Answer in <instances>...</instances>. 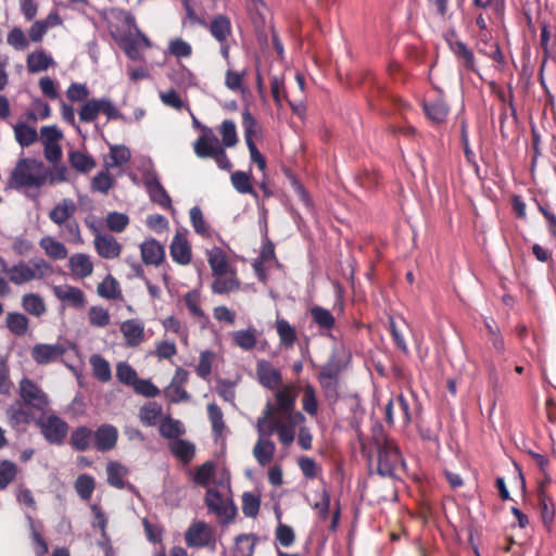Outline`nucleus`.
<instances>
[{"mask_svg": "<svg viewBox=\"0 0 556 556\" xmlns=\"http://www.w3.org/2000/svg\"><path fill=\"white\" fill-rule=\"evenodd\" d=\"M304 420L305 417L300 412L275 414L274 403L267 402L263 415L256 421V430L262 437L277 432L280 442L289 445L295 438V428Z\"/></svg>", "mask_w": 556, "mask_h": 556, "instance_id": "obj_1", "label": "nucleus"}, {"mask_svg": "<svg viewBox=\"0 0 556 556\" xmlns=\"http://www.w3.org/2000/svg\"><path fill=\"white\" fill-rule=\"evenodd\" d=\"M52 265L42 258H35L29 262H18L8 268L7 277L14 285L27 283L31 280H39L52 276Z\"/></svg>", "mask_w": 556, "mask_h": 556, "instance_id": "obj_2", "label": "nucleus"}, {"mask_svg": "<svg viewBox=\"0 0 556 556\" xmlns=\"http://www.w3.org/2000/svg\"><path fill=\"white\" fill-rule=\"evenodd\" d=\"M48 172L43 164L35 160L18 162L12 173L14 184L24 187H41L47 182Z\"/></svg>", "mask_w": 556, "mask_h": 556, "instance_id": "obj_3", "label": "nucleus"}, {"mask_svg": "<svg viewBox=\"0 0 556 556\" xmlns=\"http://www.w3.org/2000/svg\"><path fill=\"white\" fill-rule=\"evenodd\" d=\"M223 491L210 488L205 496L208 509L214 513L222 523H229L236 517L237 509L227 493V485L220 484Z\"/></svg>", "mask_w": 556, "mask_h": 556, "instance_id": "obj_4", "label": "nucleus"}, {"mask_svg": "<svg viewBox=\"0 0 556 556\" xmlns=\"http://www.w3.org/2000/svg\"><path fill=\"white\" fill-rule=\"evenodd\" d=\"M185 540L189 547H205L215 545V531L204 521H194L185 533Z\"/></svg>", "mask_w": 556, "mask_h": 556, "instance_id": "obj_5", "label": "nucleus"}, {"mask_svg": "<svg viewBox=\"0 0 556 556\" xmlns=\"http://www.w3.org/2000/svg\"><path fill=\"white\" fill-rule=\"evenodd\" d=\"M100 113L106 115L108 118H116L119 115L117 108L109 99L102 98L86 101L79 111V118L84 122H91Z\"/></svg>", "mask_w": 556, "mask_h": 556, "instance_id": "obj_6", "label": "nucleus"}, {"mask_svg": "<svg viewBox=\"0 0 556 556\" xmlns=\"http://www.w3.org/2000/svg\"><path fill=\"white\" fill-rule=\"evenodd\" d=\"M38 425L47 441L52 444H60L67 434L68 427L65 421L54 415H43Z\"/></svg>", "mask_w": 556, "mask_h": 556, "instance_id": "obj_7", "label": "nucleus"}, {"mask_svg": "<svg viewBox=\"0 0 556 556\" xmlns=\"http://www.w3.org/2000/svg\"><path fill=\"white\" fill-rule=\"evenodd\" d=\"M63 138L62 131L55 126H45L40 129V140L45 147V156L54 163L62 157L60 141Z\"/></svg>", "mask_w": 556, "mask_h": 556, "instance_id": "obj_8", "label": "nucleus"}, {"mask_svg": "<svg viewBox=\"0 0 556 556\" xmlns=\"http://www.w3.org/2000/svg\"><path fill=\"white\" fill-rule=\"evenodd\" d=\"M20 396L26 405L39 410H43L49 404L47 394L28 378L20 381Z\"/></svg>", "mask_w": 556, "mask_h": 556, "instance_id": "obj_9", "label": "nucleus"}, {"mask_svg": "<svg viewBox=\"0 0 556 556\" xmlns=\"http://www.w3.org/2000/svg\"><path fill=\"white\" fill-rule=\"evenodd\" d=\"M401 464L402 457L396 445L392 441L387 440L384 444L379 447L378 452L379 473L391 476Z\"/></svg>", "mask_w": 556, "mask_h": 556, "instance_id": "obj_10", "label": "nucleus"}, {"mask_svg": "<svg viewBox=\"0 0 556 556\" xmlns=\"http://www.w3.org/2000/svg\"><path fill=\"white\" fill-rule=\"evenodd\" d=\"M124 52L131 60H141L143 51L151 47V41L146 35L136 29V33L121 39L119 42Z\"/></svg>", "mask_w": 556, "mask_h": 556, "instance_id": "obj_11", "label": "nucleus"}, {"mask_svg": "<svg viewBox=\"0 0 556 556\" xmlns=\"http://www.w3.org/2000/svg\"><path fill=\"white\" fill-rule=\"evenodd\" d=\"M169 253L174 262L179 265H188L192 260L191 245L185 232L177 231L172 240Z\"/></svg>", "mask_w": 556, "mask_h": 556, "instance_id": "obj_12", "label": "nucleus"}, {"mask_svg": "<svg viewBox=\"0 0 556 556\" xmlns=\"http://www.w3.org/2000/svg\"><path fill=\"white\" fill-rule=\"evenodd\" d=\"M65 353V349L61 344L38 343L30 350V355L36 364L47 365L55 362Z\"/></svg>", "mask_w": 556, "mask_h": 556, "instance_id": "obj_13", "label": "nucleus"}, {"mask_svg": "<svg viewBox=\"0 0 556 556\" xmlns=\"http://www.w3.org/2000/svg\"><path fill=\"white\" fill-rule=\"evenodd\" d=\"M257 381L266 389H278L281 384L280 371L269 362L261 359L256 364Z\"/></svg>", "mask_w": 556, "mask_h": 556, "instance_id": "obj_14", "label": "nucleus"}, {"mask_svg": "<svg viewBox=\"0 0 556 556\" xmlns=\"http://www.w3.org/2000/svg\"><path fill=\"white\" fill-rule=\"evenodd\" d=\"M220 148L219 141L212 129L202 127L201 136L193 143L194 153L199 157H212Z\"/></svg>", "mask_w": 556, "mask_h": 556, "instance_id": "obj_15", "label": "nucleus"}, {"mask_svg": "<svg viewBox=\"0 0 556 556\" xmlns=\"http://www.w3.org/2000/svg\"><path fill=\"white\" fill-rule=\"evenodd\" d=\"M54 295L65 305L83 308L86 305L84 292L77 287L60 285L53 288Z\"/></svg>", "mask_w": 556, "mask_h": 556, "instance_id": "obj_16", "label": "nucleus"}, {"mask_svg": "<svg viewBox=\"0 0 556 556\" xmlns=\"http://www.w3.org/2000/svg\"><path fill=\"white\" fill-rule=\"evenodd\" d=\"M125 344L129 348L140 345L144 340V325L138 319H127L121 324Z\"/></svg>", "mask_w": 556, "mask_h": 556, "instance_id": "obj_17", "label": "nucleus"}, {"mask_svg": "<svg viewBox=\"0 0 556 556\" xmlns=\"http://www.w3.org/2000/svg\"><path fill=\"white\" fill-rule=\"evenodd\" d=\"M205 255L211 267L213 276L229 274L236 270L228 261L226 253L218 247H213L205 251Z\"/></svg>", "mask_w": 556, "mask_h": 556, "instance_id": "obj_18", "label": "nucleus"}, {"mask_svg": "<svg viewBox=\"0 0 556 556\" xmlns=\"http://www.w3.org/2000/svg\"><path fill=\"white\" fill-rule=\"evenodd\" d=\"M275 414H287L291 412H296L294 409L296 400V389L293 384H287L278 389L275 393Z\"/></svg>", "mask_w": 556, "mask_h": 556, "instance_id": "obj_19", "label": "nucleus"}, {"mask_svg": "<svg viewBox=\"0 0 556 556\" xmlns=\"http://www.w3.org/2000/svg\"><path fill=\"white\" fill-rule=\"evenodd\" d=\"M94 248L98 254L103 258H116L119 256L122 245L109 235L97 233L94 237Z\"/></svg>", "mask_w": 556, "mask_h": 556, "instance_id": "obj_20", "label": "nucleus"}, {"mask_svg": "<svg viewBox=\"0 0 556 556\" xmlns=\"http://www.w3.org/2000/svg\"><path fill=\"white\" fill-rule=\"evenodd\" d=\"M395 415L404 425L410 420L408 404L402 395L391 399L386 406L388 422L392 424Z\"/></svg>", "mask_w": 556, "mask_h": 556, "instance_id": "obj_21", "label": "nucleus"}, {"mask_svg": "<svg viewBox=\"0 0 556 556\" xmlns=\"http://www.w3.org/2000/svg\"><path fill=\"white\" fill-rule=\"evenodd\" d=\"M71 273L76 278H87L93 271V263L89 255L75 253L68 260Z\"/></svg>", "mask_w": 556, "mask_h": 556, "instance_id": "obj_22", "label": "nucleus"}, {"mask_svg": "<svg viewBox=\"0 0 556 556\" xmlns=\"http://www.w3.org/2000/svg\"><path fill=\"white\" fill-rule=\"evenodd\" d=\"M140 252L142 261L147 265H159L165 256L164 248L154 239L141 243Z\"/></svg>", "mask_w": 556, "mask_h": 556, "instance_id": "obj_23", "label": "nucleus"}, {"mask_svg": "<svg viewBox=\"0 0 556 556\" xmlns=\"http://www.w3.org/2000/svg\"><path fill=\"white\" fill-rule=\"evenodd\" d=\"M212 291L217 294H226L238 291L240 289V282L237 278L236 270L229 274H222L220 276H213Z\"/></svg>", "mask_w": 556, "mask_h": 556, "instance_id": "obj_24", "label": "nucleus"}, {"mask_svg": "<svg viewBox=\"0 0 556 556\" xmlns=\"http://www.w3.org/2000/svg\"><path fill=\"white\" fill-rule=\"evenodd\" d=\"M76 212V204L71 199H63L56 203L49 213L50 219L61 226L65 224Z\"/></svg>", "mask_w": 556, "mask_h": 556, "instance_id": "obj_25", "label": "nucleus"}, {"mask_svg": "<svg viewBox=\"0 0 556 556\" xmlns=\"http://www.w3.org/2000/svg\"><path fill=\"white\" fill-rule=\"evenodd\" d=\"M258 331L255 328L232 331L230 338L236 346L244 351L253 350L258 340Z\"/></svg>", "mask_w": 556, "mask_h": 556, "instance_id": "obj_26", "label": "nucleus"}, {"mask_svg": "<svg viewBox=\"0 0 556 556\" xmlns=\"http://www.w3.org/2000/svg\"><path fill=\"white\" fill-rule=\"evenodd\" d=\"M117 429L111 425H102L94 432L96 445L100 451H108L115 446L117 441Z\"/></svg>", "mask_w": 556, "mask_h": 556, "instance_id": "obj_27", "label": "nucleus"}, {"mask_svg": "<svg viewBox=\"0 0 556 556\" xmlns=\"http://www.w3.org/2000/svg\"><path fill=\"white\" fill-rule=\"evenodd\" d=\"M7 415L13 426L28 425L34 420L30 408L24 402H15L10 405Z\"/></svg>", "mask_w": 556, "mask_h": 556, "instance_id": "obj_28", "label": "nucleus"}, {"mask_svg": "<svg viewBox=\"0 0 556 556\" xmlns=\"http://www.w3.org/2000/svg\"><path fill=\"white\" fill-rule=\"evenodd\" d=\"M39 245L51 260L62 261L67 257L68 252L66 247L53 237L47 236L41 238Z\"/></svg>", "mask_w": 556, "mask_h": 556, "instance_id": "obj_29", "label": "nucleus"}, {"mask_svg": "<svg viewBox=\"0 0 556 556\" xmlns=\"http://www.w3.org/2000/svg\"><path fill=\"white\" fill-rule=\"evenodd\" d=\"M275 444L267 437L258 435V440L253 447V455L262 466L269 464L275 454Z\"/></svg>", "mask_w": 556, "mask_h": 556, "instance_id": "obj_30", "label": "nucleus"}, {"mask_svg": "<svg viewBox=\"0 0 556 556\" xmlns=\"http://www.w3.org/2000/svg\"><path fill=\"white\" fill-rule=\"evenodd\" d=\"M53 58L43 50H37L28 54L27 68L30 73H39L54 66Z\"/></svg>", "mask_w": 556, "mask_h": 556, "instance_id": "obj_31", "label": "nucleus"}, {"mask_svg": "<svg viewBox=\"0 0 556 556\" xmlns=\"http://www.w3.org/2000/svg\"><path fill=\"white\" fill-rule=\"evenodd\" d=\"M424 111L428 119L435 124L443 123L448 114V108L441 99L433 102H426L424 104Z\"/></svg>", "mask_w": 556, "mask_h": 556, "instance_id": "obj_32", "label": "nucleus"}, {"mask_svg": "<svg viewBox=\"0 0 556 556\" xmlns=\"http://www.w3.org/2000/svg\"><path fill=\"white\" fill-rule=\"evenodd\" d=\"M146 187L153 202L160 204L164 208H172V200L157 180H147Z\"/></svg>", "mask_w": 556, "mask_h": 556, "instance_id": "obj_33", "label": "nucleus"}, {"mask_svg": "<svg viewBox=\"0 0 556 556\" xmlns=\"http://www.w3.org/2000/svg\"><path fill=\"white\" fill-rule=\"evenodd\" d=\"M130 160V151L125 146H111L110 153L104 157L106 168L117 167Z\"/></svg>", "mask_w": 556, "mask_h": 556, "instance_id": "obj_34", "label": "nucleus"}, {"mask_svg": "<svg viewBox=\"0 0 556 556\" xmlns=\"http://www.w3.org/2000/svg\"><path fill=\"white\" fill-rule=\"evenodd\" d=\"M170 452L181 462H190L195 454V446L193 443L176 439L169 443Z\"/></svg>", "mask_w": 556, "mask_h": 556, "instance_id": "obj_35", "label": "nucleus"}, {"mask_svg": "<svg viewBox=\"0 0 556 556\" xmlns=\"http://www.w3.org/2000/svg\"><path fill=\"white\" fill-rule=\"evenodd\" d=\"M89 362H90V365L92 368L93 376L98 380H100L102 382H108L111 380L112 370H111V366L106 359H104L99 354H93L90 356Z\"/></svg>", "mask_w": 556, "mask_h": 556, "instance_id": "obj_36", "label": "nucleus"}, {"mask_svg": "<svg viewBox=\"0 0 556 556\" xmlns=\"http://www.w3.org/2000/svg\"><path fill=\"white\" fill-rule=\"evenodd\" d=\"M186 379L187 372L182 369H177L172 383L166 389V393L172 401L178 402L188 397L186 391L181 388Z\"/></svg>", "mask_w": 556, "mask_h": 556, "instance_id": "obj_37", "label": "nucleus"}, {"mask_svg": "<svg viewBox=\"0 0 556 556\" xmlns=\"http://www.w3.org/2000/svg\"><path fill=\"white\" fill-rule=\"evenodd\" d=\"M108 482L114 488L122 489L125 485V478L128 470L119 463L111 462L106 466Z\"/></svg>", "mask_w": 556, "mask_h": 556, "instance_id": "obj_38", "label": "nucleus"}, {"mask_svg": "<svg viewBox=\"0 0 556 556\" xmlns=\"http://www.w3.org/2000/svg\"><path fill=\"white\" fill-rule=\"evenodd\" d=\"M190 222L194 229V231L204 237L210 238L213 235V230L210 225L206 223L203 213L200 207L194 206L190 210Z\"/></svg>", "mask_w": 556, "mask_h": 556, "instance_id": "obj_39", "label": "nucleus"}, {"mask_svg": "<svg viewBox=\"0 0 556 556\" xmlns=\"http://www.w3.org/2000/svg\"><path fill=\"white\" fill-rule=\"evenodd\" d=\"M255 546V539L250 534H241L236 538L231 549V556H252Z\"/></svg>", "mask_w": 556, "mask_h": 556, "instance_id": "obj_40", "label": "nucleus"}, {"mask_svg": "<svg viewBox=\"0 0 556 556\" xmlns=\"http://www.w3.org/2000/svg\"><path fill=\"white\" fill-rule=\"evenodd\" d=\"M162 416V407L155 402L143 405L140 409V420L146 426H155Z\"/></svg>", "mask_w": 556, "mask_h": 556, "instance_id": "obj_41", "label": "nucleus"}, {"mask_svg": "<svg viewBox=\"0 0 556 556\" xmlns=\"http://www.w3.org/2000/svg\"><path fill=\"white\" fill-rule=\"evenodd\" d=\"M68 161L72 167L81 173L90 172L96 166L93 159L80 151L71 152Z\"/></svg>", "mask_w": 556, "mask_h": 556, "instance_id": "obj_42", "label": "nucleus"}, {"mask_svg": "<svg viewBox=\"0 0 556 556\" xmlns=\"http://www.w3.org/2000/svg\"><path fill=\"white\" fill-rule=\"evenodd\" d=\"M7 327L15 336L22 337L28 330V319L20 313H9L7 315Z\"/></svg>", "mask_w": 556, "mask_h": 556, "instance_id": "obj_43", "label": "nucleus"}, {"mask_svg": "<svg viewBox=\"0 0 556 556\" xmlns=\"http://www.w3.org/2000/svg\"><path fill=\"white\" fill-rule=\"evenodd\" d=\"M96 485L94 479L89 475H80L75 481V491L81 500H89Z\"/></svg>", "mask_w": 556, "mask_h": 556, "instance_id": "obj_44", "label": "nucleus"}, {"mask_svg": "<svg viewBox=\"0 0 556 556\" xmlns=\"http://www.w3.org/2000/svg\"><path fill=\"white\" fill-rule=\"evenodd\" d=\"M160 432L165 438L176 440L185 433V427L179 420L165 418L160 425Z\"/></svg>", "mask_w": 556, "mask_h": 556, "instance_id": "obj_45", "label": "nucleus"}, {"mask_svg": "<svg viewBox=\"0 0 556 556\" xmlns=\"http://www.w3.org/2000/svg\"><path fill=\"white\" fill-rule=\"evenodd\" d=\"M216 361L215 352L211 350L202 351L199 357V364L195 368V371L199 377L206 379L212 371V367Z\"/></svg>", "mask_w": 556, "mask_h": 556, "instance_id": "obj_46", "label": "nucleus"}, {"mask_svg": "<svg viewBox=\"0 0 556 556\" xmlns=\"http://www.w3.org/2000/svg\"><path fill=\"white\" fill-rule=\"evenodd\" d=\"M276 329L282 345L292 346L296 334L294 328L285 319L277 318Z\"/></svg>", "mask_w": 556, "mask_h": 556, "instance_id": "obj_47", "label": "nucleus"}, {"mask_svg": "<svg viewBox=\"0 0 556 556\" xmlns=\"http://www.w3.org/2000/svg\"><path fill=\"white\" fill-rule=\"evenodd\" d=\"M98 293L100 296L115 300L121 298L118 282L112 276H108L99 286Z\"/></svg>", "mask_w": 556, "mask_h": 556, "instance_id": "obj_48", "label": "nucleus"}, {"mask_svg": "<svg viewBox=\"0 0 556 556\" xmlns=\"http://www.w3.org/2000/svg\"><path fill=\"white\" fill-rule=\"evenodd\" d=\"M219 134L223 140V146L232 148L238 142L237 127L232 121L226 119L219 127Z\"/></svg>", "mask_w": 556, "mask_h": 556, "instance_id": "obj_49", "label": "nucleus"}, {"mask_svg": "<svg viewBox=\"0 0 556 556\" xmlns=\"http://www.w3.org/2000/svg\"><path fill=\"white\" fill-rule=\"evenodd\" d=\"M23 308L31 315L40 316L46 311L42 299L37 294H25L22 299Z\"/></svg>", "mask_w": 556, "mask_h": 556, "instance_id": "obj_50", "label": "nucleus"}, {"mask_svg": "<svg viewBox=\"0 0 556 556\" xmlns=\"http://www.w3.org/2000/svg\"><path fill=\"white\" fill-rule=\"evenodd\" d=\"M230 31V21L225 16H217L211 24V33L218 41H225Z\"/></svg>", "mask_w": 556, "mask_h": 556, "instance_id": "obj_51", "label": "nucleus"}, {"mask_svg": "<svg viewBox=\"0 0 556 556\" xmlns=\"http://www.w3.org/2000/svg\"><path fill=\"white\" fill-rule=\"evenodd\" d=\"M245 72H233L228 70L225 77L226 87L237 93H245L247 87L243 84Z\"/></svg>", "mask_w": 556, "mask_h": 556, "instance_id": "obj_52", "label": "nucleus"}, {"mask_svg": "<svg viewBox=\"0 0 556 556\" xmlns=\"http://www.w3.org/2000/svg\"><path fill=\"white\" fill-rule=\"evenodd\" d=\"M89 323L94 327H105L110 324L111 316L102 306H92L88 313Z\"/></svg>", "mask_w": 556, "mask_h": 556, "instance_id": "obj_53", "label": "nucleus"}, {"mask_svg": "<svg viewBox=\"0 0 556 556\" xmlns=\"http://www.w3.org/2000/svg\"><path fill=\"white\" fill-rule=\"evenodd\" d=\"M231 184L240 193H252L251 176L245 172H235L231 175Z\"/></svg>", "mask_w": 556, "mask_h": 556, "instance_id": "obj_54", "label": "nucleus"}, {"mask_svg": "<svg viewBox=\"0 0 556 556\" xmlns=\"http://www.w3.org/2000/svg\"><path fill=\"white\" fill-rule=\"evenodd\" d=\"M116 377L122 383L131 387L134 383H136V380L138 379L136 370L129 364L124 362L117 364Z\"/></svg>", "mask_w": 556, "mask_h": 556, "instance_id": "obj_55", "label": "nucleus"}, {"mask_svg": "<svg viewBox=\"0 0 556 556\" xmlns=\"http://www.w3.org/2000/svg\"><path fill=\"white\" fill-rule=\"evenodd\" d=\"M313 508L316 510L320 519H327L330 508V495L325 490H321L316 494V500L313 502Z\"/></svg>", "mask_w": 556, "mask_h": 556, "instance_id": "obj_56", "label": "nucleus"}, {"mask_svg": "<svg viewBox=\"0 0 556 556\" xmlns=\"http://www.w3.org/2000/svg\"><path fill=\"white\" fill-rule=\"evenodd\" d=\"M540 505L542 509V518L545 523L552 522L554 518V503L553 501L546 495L545 493V486L544 484H541L540 490Z\"/></svg>", "mask_w": 556, "mask_h": 556, "instance_id": "obj_57", "label": "nucleus"}, {"mask_svg": "<svg viewBox=\"0 0 556 556\" xmlns=\"http://www.w3.org/2000/svg\"><path fill=\"white\" fill-rule=\"evenodd\" d=\"M185 304L190 313L195 317H204V312L201 308V296L199 291H190L185 295Z\"/></svg>", "mask_w": 556, "mask_h": 556, "instance_id": "obj_58", "label": "nucleus"}, {"mask_svg": "<svg viewBox=\"0 0 556 556\" xmlns=\"http://www.w3.org/2000/svg\"><path fill=\"white\" fill-rule=\"evenodd\" d=\"M7 42L16 50H25L29 43L28 38L18 27L11 29V31L8 34Z\"/></svg>", "mask_w": 556, "mask_h": 556, "instance_id": "obj_59", "label": "nucleus"}, {"mask_svg": "<svg viewBox=\"0 0 556 556\" xmlns=\"http://www.w3.org/2000/svg\"><path fill=\"white\" fill-rule=\"evenodd\" d=\"M168 51L176 58H188L192 52V48L187 41L182 40L181 38H175L169 41Z\"/></svg>", "mask_w": 556, "mask_h": 556, "instance_id": "obj_60", "label": "nucleus"}, {"mask_svg": "<svg viewBox=\"0 0 556 556\" xmlns=\"http://www.w3.org/2000/svg\"><path fill=\"white\" fill-rule=\"evenodd\" d=\"M128 223V216L123 213L113 212L106 217V225L109 229L115 232L123 231L127 227Z\"/></svg>", "mask_w": 556, "mask_h": 556, "instance_id": "obj_61", "label": "nucleus"}, {"mask_svg": "<svg viewBox=\"0 0 556 556\" xmlns=\"http://www.w3.org/2000/svg\"><path fill=\"white\" fill-rule=\"evenodd\" d=\"M260 509V498L253 493H244L242 496V510L248 517H255Z\"/></svg>", "mask_w": 556, "mask_h": 556, "instance_id": "obj_62", "label": "nucleus"}, {"mask_svg": "<svg viewBox=\"0 0 556 556\" xmlns=\"http://www.w3.org/2000/svg\"><path fill=\"white\" fill-rule=\"evenodd\" d=\"M16 140L22 146H29L31 142L35 141L37 137V132L34 128L26 126V125H18L14 129Z\"/></svg>", "mask_w": 556, "mask_h": 556, "instance_id": "obj_63", "label": "nucleus"}, {"mask_svg": "<svg viewBox=\"0 0 556 556\" xmlns=\"http://www.w3.org/2000/svg\"><path fill=\"white\" fill-rule=\"evenodd\" d=\"M91 440V431L87 428H79L72 434V443L77 450H86Z\"/></svg>", "mask_w": 556, "mask_h": 556, "instance_id": "obj_64", "label": "nucleus"}]
</instances>
